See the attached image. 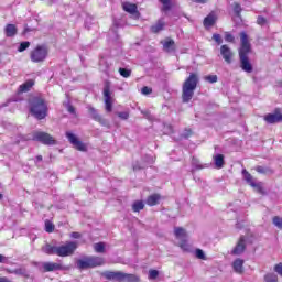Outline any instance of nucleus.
I'll return each instance as SVG.
<instances>
[{"instance_id": "1", "label": "nucleus", "mask_w": 282, "mask_h": 282, "mask_svg": "<svg viewBox=\"0 0 282 282\" xmlns=\"http://www.w3.org/2000/svg\"><path fill=\"white\" fill-rule=\"evenodd\" d=\"M252 51V46L250 41L248 40V34L246 32L240 33V48H239V58H240V67L242 72L247 74H252L253 68L252 64L250 63V58L248 54Z\"/></svg>"}, {"instance_id": "2", "label": "nucleus", "mask_w": 282, "mask_h": 282, "mask_svg": "<svg viewBox=\"0 0 282 282\" xmlns=\"http://www.w3.org/2000/svg\"><path fill=\"white\" fill-rule=\"evenodd\" d=\"M30 112L37 120L47 118V102L41 96H33L29 99Z\"/></svg>"}, {"instance_id": "3", "label": "nucleus", "mask_w": 282, "mask_h": 282, "mask_svg": "<svg viewBox=\"0 0 282 282\" xmlns=\"http://www.w3.org/2000/svg\"><path fill=\"white\" fill-rule=\"evenodd\" d=\"M199 83V76L195 73H191L188 78L184 82L182 88V99L183 102H191L193 96H195V90L197 89V84Z\"/></svg>"}, {"instance_id": "4", "label": "nucleus", "mask_w": 282, "mask_h": 282, "mask_svg": "<svg viewBox=\"0 0 282 282\" xmlns=\"http://www.w3.org/2000/svg\"><path fill=\"white\" fill-rule=\"evenodd\" d=\"M78 248V242L68 241L65 245L57 246L56 256L57 257H72L76 249Z\"/></svg>"}, {"instance_id": "5", "label": "nucleus", "mask_w": 282, "mask_h": 282, "mask_svg": "<svg viewBox=\"0 0 282 282\" xmlns=\"http://www.w3.org/2000/svg\"><path fill=\"white\" fill-rule=\"evenodd\" d=\"M47 58V47L43 45L36 46L31 52V61L32 63H43Z\"/></svg>"}, {"instance_id": "6", "label": "nucleus", "mask_w": 282, "mask_h": 282, "mask_svg": "<svg viewBox=\"0 0 282 282\" xmlns=\"http://www.w3.org/2000/svg\"><path fill=\"white\" fill-rule=\"evenodd\" d=\"M33 140H35V142H41L42 144H46L48 147L56 144V140H54V137L50 135V133L46 132H34Z\"/></svg>"}, {"instance_id": "7", "label": "nucleus", "mask_w": 282, "mask_h": 282, "mask_svg": "<svg viewBox=\"0 0 282 282\" xmlns=\"http://www.w3.org/2000/svg\"><path fill=\"white\" fill-rule=\"evenodd\" d=\"M104 102L107 113H111V111H113V97H111V88L109 85L104 87Z\"/></svg>"}, {"instance_id": "8", "label": "nucleus", "mask_w": 282, "mask_h": 282, "mask_svg": "<svg viewBox=\"0 0 282 282\" xmlns=\"http://www.w3.org/2000/svg\"><path fill=\"white\" fill-rule=\"evenodd\" d=\"M66 138L68 142L73 144L74 149H77V151H87V145L83 143V141L78 140V137H76V134L72 133L70 131H67Z\"/></svg>"}, {"instance_id": "9", "label": "nucleus", "mask_w": 282, "mask_h": 282, "mask_svg": "<svg viewBox=\"0 0 282 282\" xmlns=\"http://www.w3.org/2000/svg\"><path fill=\"white\" fill-rule=\"evenodd\" d=\"M101 276H104V279H107V281L123 282L124 272H122V271H105L101 273Z\"/></svg>"}, {"instance_id": "10", "label": "nucleus", "mask_w": 282, "mask_h": 282, "mask_svg": "<svg viewBox=\"0 0 282 282\" xmlns=\"http://www.w3.org/2000/svg\"><path fill=\"white\" fill-rule=\"evenodd\" d=\"M263 120L267 121L268 124H276L282 122L281 109L276 108L273 113L265 115Z\"/></svg>"}, {"instance_id": "11", "label": "nucleus", "mask_w": 282, "mask_h": 282, "mask_svg": "<svg viewBox=\"0 0 282 282\" xmlns=\"http://www.w3.org/2000/svg\"><path fill=\"white\" fill-rule=\"evenodd\" d=\"M43 272H58V270H68L61 263L57 262H42Z\"/></svg>"}, {"instance_id": "12", "label": "nucleus", "mask_w": 282, "mask_h": 282, "mask_svg": "<svg viewBox=\"0 0 282 282\" xmlns=\"http://www.w3.org/2000/svg\"><path fill=\"white\" fill-rule=\"evenodd\" d=\"M220 56H223L225 63L230 65V63H232V56H235V53H232V50L229 48L228 45L224 44L220 46Z\"/></svg>"}, {"instance_id": "13", "label": "nucleus", "mask_w": 282, "mask_h": 282, "mask_svg": "<svg viewBox=\"0 0 282 282\" xmlns=\"http://www.w3.org/2000/svg\"><path fill=\"white\" fill-rule=\"evenodd\" d=\"M245 251H246V237L241 236L238 243L231 251V254L239 256V254H243Z\"/></svg>"}, {"instance_id": "14", "label": "nucleus", "mask_w": 282, "mask_h": 282, "mask_svg": "<svg viewBox=\"0 0 282 282\" xmlns=\"http://www.w3.org/2000/svg\"><path fill=\"white\" fill-rule=\"evenodd\" d=\"M90 268H98L105 265V259L96 256L87 257Z\"/></svg>"}, {"instance_id": "15", "label": "nucleus", "mask_w": 282, "mask_h": 282, "mask_svg": "<svg viewBox=\"0 0 282 282\" xmlns=\"http://www.w3.org/2000/svg\"><path fill=\"white\" fill-rule=\"evenodd\" d=\"M174 235H175L176 239H178V241H184V240L188 239V234L186 232V229H184L182 227H175Z\"/></svg>"}, {"instance_id": "16", "label": "nucleus", "mask_w": 282, "mask_h": 282, "mask_svg": "<svg viewBox=\"0 0 282 282\" xmlns=\"http://www.w3.org/2000/svg\"><path fill=\"white\" fill-rule=\"evenodd\" d=\"M243 259L241 258H238L236 259L234 262H232V268H234V271L237 273V274H243Z\"/></svg>"}, {"instance_id": "17", "label": "nucleus", "mask_w": 282, "mask_h": 282, "mask_svg": "<svg viewBox=\"0 0 282 282\" xmlns=\"http://www.w3.org/2000/svg\"><path fill=\"white\" fill-rule=\"evenodd\" d=\"M31 87H34V80L29 79L24 84L20 85L18 94H26V91H30Z\"/></svg>"}, {"instance_id": "18", "label": "nucleus", "mask_w": 282, "mask_h": 282, "mask_svg": "<svg viewBox=\"0 0 282 282\" xmlns=\"http://www.w3.org/2000/svg\"><path fill=\"white\" fill-rule=\"evenodd\" d=\"M160 199H162L160 194H152L147 198L145 204H148V206H158V204H160Z\"/></svg>"}, {"instance_id": "19", "label": "nucleus", "mask_w": 282, "mask_h": 282, "mask_svg": "<svg viewBox=\"0 0 282 282\" xmlns=\"http://www.w3.org/2000/svg\"><path fill=\"white\" fill-rule=\"evenodd\" d=\"M163 50L164 52L171 53L175 51V41H173L172 39H166L163 42Z\"/></svg>"}, {"instance_id": "20", "label": "nucleus", "mask_w": 282, "mask_h": 282, "mask_svg": "<svg viewBox=\"0 0 282 282\" xmlns=\"http://www.w3.org/2000/svg\"><path fill=\"white\" fill-rule=\"evenodd\" d=\"M217 21V17L215 13H209L205 19H204V25L205 28H213Z\"/></svg>"}, {"instance_id": "21", "label": "nucleus", "mask_w": 282, "mask_h": 282, "mask_svg": "<svg viewBox=\"0 0 282 282\" xmlns=\"http://www.w3.org/2000/svg\"><path fill=\"white\" fill-rule=\"evenodd\" d=\"M122 8L126 12H129V14H138V6L133 3L124 2Z\"/></svg>"}, {"instance_id": "22", "label": "nucleus", "mask_w": 282, "mask_h": 282, "mask_svg": "<svg viewBox=\"0 0 282 282\" xmlns=\"http://www.w3.org/2000/svg\"><path fill=\"white\" fill-rule=\"evenodd\" d=\"M17 32H18V29H17V25L14 24H8L4 28L6 36H9V37L17 36Z\"/></svg>"}, {"instance_id": "23", "label": "nucleus", "mask_w": 282, "mask_h": 282, "mask_svg": "<svg viewBox=\"0 0 282 282\" xmlns=\"http://www.w3.org/2000/svg\"><path fill=\"white\" fill-rule=\"evenodd\" d=\"M164 25H166L164 20H159L154 25L151 26V32H153V34H158L164 30Z\"/></svg>"}, {"instance_id": "24", "label": "nucleus", "mask_w": 282, "mask_h": 282, "mask_svg": "<svg viewBox=\"0 0 282 282\" xmlns=\"http://www.w3.org/2000/svg\"><path fill=\"white\" fill-rule=\"evenodd\" d=\"M77 268H78V270H88L89 268H91L90 264H89L88 258L85 257L83 259H79L77 261Z\"/></svg>"}, {"instance_id": "25", "label": "nucleus", "mask_w": 282, "mask_h": 282, "mask_svg": "<svg viewBox=\"0 0 282 282\" xmlns=\"http://www.w3.org/2000/svg\"><path fill=\"white\" fill-rule=\"evenodd\" d=\"M9 273L10 274H17L18 276H24L26 279H28V276H30V273L28 272V270H25V268L9 270Z\"/></svg>"}, {"instance_id": "26", "label": "nucleus", "mask_w": 282, "mask_h": 282, "mask_svg": "<svg viewBox=\"0 0 282 282\" xmlns=\"http://www.w3.org/2000/svg\"><path fill=\"white\" fill-rule=\"evenodd\" d=\"M88 113H89L90 118H93V120H95L96 122L101 120V116H100V113H98V110H96V108H94L91 106L88 107Z\"/></svg>"}, {"instance_id": "27", "label": "nucleus", "mask_w": 282, "mask_h": 282, "mask_svg": "<svg viewBox=\"0 0 282 282\" xmlns=\"http://www.w3.org/2000/svg\"><path fill=\"white\" fill-rule=\"evenodd\" d=\"M214 163H215L216 169H224V164H225L224 155L223 154L215 155Z\"/></svg>"}, {"instance_id": "28", "label": "nucleus", "mask_w": 282, "mask_h": 282, "mask_svg": "<svg viewBox=\"0 0 282 282\" xmlns=\"http://www.w3.org/2000/svg\"><path fill=\"white\" fill-rule=\"evenodd\" d=\"M242 176L247 184H249V186H252L256 183L254 177H252V174H250V172H248L247 170H242Z\"/></svg>"}, {"instance_id": "29", "label": "nucleus", "mask_w": 282, "mask_h": 282, "mask_svg": "<svg viewBox=\"0 0 282 282\" xmlns=\"http://www.w3.org/2000/svg\"><path fill=\"white\" fill-rule=\"evenodd\" d=\"M123 282H140V276L123 272Z\"/></svg>"}, {"instance_id": "30", "label": "nucleus", "mask_w": 282, "mask_h": 282, "mask_svg": "<svg viewBox=\"0 0 282 282\" xmlns=\"http://www.w3.org/2000/svg\"><path fill=\"white\" fill-rule=\"evenodd\" d=\"M57 246L52 245H45L42 248V251L45 252V254H56Z\"/></svg>"}, {"instance_id": "31", "label": "nucleus", "mask_w": 282, "mask_h": 282, "mask_svg": "<svg viewBox=\"0 0 282 282\" xmlns=\"http://www.w3.org/2000/svg\"><path fill=\"white\" fill-rule=\"evenodd\" d=\"M132 210H133V213H140V210H144V202L135 200L132 204Z\"/></svg>"}, {"instance_id": "32", "label": "nucleus", "mask_w": 282, "mask_h": 282, "mask_svg": "<svg viewBox=\"0 0 282 282\" xmlns=\"http://www.w3.org/2000/svg\"><path fill=\"white\" fill-rule=\"evenodd\" d=\"M178 246L184 252H191V245H188V239L180 240Z\"/></svg>"}, {"instance_id": "33", "label": "nucleus", "mask_w": 282, "mask_h": 282, "mask_svg": "<svg viewBox=\"0 0 282 282\" xmlns=\"http://www.w3.org/2000/svg\"><path fill=\"white\" fill-rule=\"evenodd\" d=\"M264 282H279V276L274 273H268L264 275Z\"/></svg>"}, {"instance_id": "34", "label": "nucleus", "mask_w": 282, "mask_h": 282, "mask_svg": "<svg viewBox=\"0 0 282 282\" xmlns=\"http://www.w3.org/2000/svg\"><path fill=\"white\" fill-rule=\"evenodd\" d=\"M272 224L273 226H275V228H279V230H282V217L274 216L272 219Z\"/></svg>"}, {"instance_id": "35", "label": "nucleus", "mask_w": 282, "mask_h": 282, "mask_svg": "<svg viewBox=\"0 0 282 282\" xmlns=\"http://www.w3.org/2000/svg\"><path fill=\"white\" fill-rule=\"evenodd\" d=\"M192 164H193V166H195V169H197V170L208 169V164L202 165V164L199 163V160H197L196 158H193V159H192Z\"/></svg>"}, {"instance_id": "36", "label": "nucleus", "mask_w": 282, "mask_h": 282, "mask_svg": "<svg viewBox=\"0 0 282 282\" xmlns=\"http://www.w3.org/2000/svg\"><path fill=\"white\" fill-rule=\"evenodd\" d=\"M95 252L102 253L105 252V242H98L94 245Z\"/></svg>"}, {"instance_id": "37", "label": "nucleus", "mask_w": 282, "mask_h": 282, "mask_svg": "<svg viewBox=\"0 0 282 282\" xmlns=\"http://www.w3.org/2000/svg\"><path fill=\"white\" fill-rule=\"evenodd\" d=\"M99 67H100L101 72H107L109 69V63H107V59L101 58L99 61Z\"/></svg>"}, {"instance_id": "38", "label": "nucleus", "mask_w": 282, "mask_h": 282, "mask_svg": "<svg viewBox=\"0 0 282 282\" xmlns=\"http://www.w3.org/2000/svg\"><path fill=\"white\" fill-rule=\"evenodd\" d=\"M119 74L122 78H129L131 76V69L129 68H119Z\"/></svg>"}, {"instance_id": "39", "label": "nucleus", "mask_w": 282, "mask_h": 282, "mask_svg": "<svg viewBox=\"0 0 282 282\" xmlns=\"http://www.w3.org/2000/svg\"><path fill=\"white\" fill-rule=\"evenodd\" d=\"M257 173H260L262 175H265L267 173H272V170L263 166H257L256 167Z\"/></svg>"}, {"instance_id": "40", "label": "nucleus", "mask_w": 282, "mask_h": 282, "mask_svg": "<svg viewBox=\"0 0 282 282\" xmlns=\"http://www.w3.org/2000/svg\"><path fill=\"white\" fill-rule=\"evenodd\" d=\"M195 254L197 259H202L203 261H206V253H204V250L196 249Z\"/></svg>"}, {"instance_id": "41", "label": "nucleus", "mask_w": 282, "mask_h": 282, "mask_svg": "<svg viewBox=\"0 0 282 282\" xmlns=\"http://www.w3.org/2000/svg\"><path fill=\"white\" fill-rule=\"evenodd\" d=\"M252 188H254L257 191V193H260L261 195H263V186L261 185V183H253L251 185Z\"/></svg>"}, {"instance_id": "42", "label": "nucleus", "mask_w": 282, "mask_h": 282, "mask_svg": "<svg viewBox=\"0 0 282 282\" xmlns=\"http://www.w3.org/2000/svg\"><path fill=\"white\" fill-rule=\"evenodd\" d=\"M158 276H160V272L158 270H150L149 271V279L151 281L158 279Z\"/></svg>"}, {"instance_id": "43", "label": "nucleus", "mask_w": 282, "mask_h": 282, "mask_svg": "<svg viewBox=\"0 0 282 282\" xmlns=\"http://www.w3.org/2000/svg\"><path fill=\"white\" fill-rule=\"evenodd\" d=\"M28 47H30V42H22V43H20L18 52H25V50H28Z\"/></svg>"}, {"instance_id": "44", "label": "nucleus", "mask_w": 282, "mask_h": 282, "mask_svg": "<svg viewBox=\"0 0 282 282\" xmlns=\"http://www.w3.org/2000/svg\"><path fill=\"white\" fill-rule=\"evenodd\" d=\"M225 41L227 43H235V36L232 34H230L229 32L225 33Z\"/></svg>"}, {"instance_id": "45", "label": "nucleus", "mask_w": 282, "mask_h": 282, "mask_svg": "<svg viewBox=\"0 0 282 282\" xmlns=\"http://www.w3.org/2000/svg\"><path fill=\"white\" fill-rule=\"evenodd\" d=\"M213 41H215L218 45H221L224 43V40L221 39L220 34L215 33L213 35Z\"/></svg>"}, {"instance_id": "46", "label": "nucleus", "mask_w": 282, "mask_h": 282, "mask_svg": "<svg viewBox=\"0 0 282 282\" xmlns=\"http://www.w3.org/2000/svg\"><path fill=\"white\" fill-rule=\"evenodd\" d=\"M163 4V10L167 11L171 10V0H160Z\"/></svg>"}, {"instance_id": "47", "label": "nucleus", "mask_w": 282, "mask_h": 282, "mask_svg": "<svg viewBox=\"0 0 282 282\" xmlns=\"http://www.w3.org/2000/svg\"><path fill=\"white\" fill-rule=\"evenodd\" d=\"M234 12H235V14H237V17H239V14H241V4L235 2L234 3Z\"/></svg>"}, {"instance_id": "48", "label": "nucleus", "mask_w": 282, "mask_h": 282, "mask_svg": "<svg viewBox=\"0 0 282 282\" xmlns=\"http://www.w3.org/2000/svg\"><path fill=\"white\" fill-rule=\"evenodd\" d=\"M205 80H207V83H217L218 78L217 75H208L205 76Z\"/></svg>"}, {"instance_id": "49", "label": "nucleus", "mask_w": 282, "mask_h": 282, "mask_svg": "<svg viewBox=\"0 0 282 282\" xmlns=\"http://www.w3.org/2000/svg\"><path fill=\"white\" fill-rule=\"evenodd\" d=\"M257 23H258V25H262L263 26V25H265L268 23V20L264 17L259 15L258 19H257Z\"/></svg>"}, {"instance_id": "50", "label": "nucleus", "mask_w": 282, "mask_h": 282, "mask_svg": "<svg viewBox=\"0 0 282 282\" xmlns=\"http://www.w3.org/2000/svg\"><path fill=\"white\" fill-rule=\"evenodd\" d=\"M117 115L121 120H129V111L118 112Z\"/></svg>"}, {"instance_id": "51", "label": "nucleus", "mask_w": 282, "mask_h": 282, "mask_svg": "<svg viewBox=\"0 0 282 282\" xmlns=\"http://www.w3.org/2000/svg\"><path fill=\"white\" fill-rule=\"evenodd\" d=\"M46 232H54V225L51 221L45 223Z\"/></svg>"}, {"instance_id": "52", "label": "nucleus", "mask_w": 282, "mask_h": 282, "mask_svg": "<svg viewBox=\"0 0 282 282\" xmlns=\"http://www.w3.org/2000/svg\"><path fill=\"white\" fill-rule=\"evenodd\" d=\"M141 93L143 94V96H149V94H152V93H153V89H151L149 86H144V87L141 89Z\"/></svg>"}, {"instance_id": "53", "label": "nucleus", "mask_w": 282, "mask_h": 282, "mask_svg": "<svg viewBox=\"0 0 282 282\" xmlns=\"http://www.w3.org/2000/svg\"><path fill=\"white\" fill-rule=\"evenodd\" d=\"M66 109H67L68 113H72L73 116L76 113V108H74V106H72L69 104L66 106Z\"/></svg>"}, {"instance_id": "54", "label": "nucleus", "mask_w": 282, "mask_h": 282, "mask_svg": "<svg viewBox=\"0 0 282 282\" xmlns=\"http://www.w3.org/2000/svg\"><path fill=\"white\" fill-rule=\"evenodd\" d=\"M142 169H144V165H142V164L138 163V162L133 165V171H140Z\"/></svg>"}, {"instance_id": "55", "label": "nucleus", "mask_w": 282, "mask_h": 282, "mask_svg": "<svg viewBox=\"0 0 282 282\" xmlns=\"http://www.w3.org/2000/svg\"><path fill=\"white\" fill-rule=\"evenodd\" d=\"M36 28H30L29 25L24 26V33L28 34V32H35Z\"/></svg>"}, {"instance_id": "56", "label": "nucleus", "mask_w": 282, "mask_h": 282, "mask_svg": "<svg viewBox=\"0 0 282 282\" xmlns=\"http://www.w3.org/2000/svg\"><path fill=\"white\" fill-rule=\"evenodd\" d=\"M70 237H73V239H80V234L74 231V232L70 234Z\"/></svg>"}, {"instance_id": "57", "label": "nucleus", "mask_w": 282, "mask_h": 282, "mask_svg": "<svg viewBox=\"0 0 282 282\" xmlns=\"http://www.w3.org/2000/svg\"><path fill=\"white\" fill-rule=\"evenodd\" d=\"M97 122H100L104 127H107V124H109V122L106 121V119H100V121H97Z\"/></svg>"}, {"instance_id": "58", "label": "nucleus", "mask_w": 282, "mask_h": 282, "mask_svg": "<svg viewBox=\"0 0 282 282\" xmlns=\"http://www.w3.org/2000/svg\"><path fill=\"white\" fill-rule=\"evenodd\" d=\"M6 261H8V259L3 254H0V263H6Z\"/></svg>"}, {"instance_id": "59", "label": "nucleus", "mask_w": 282, "mask_h": 282, "mask_svg": "<svg viewBox=\"0 0 282 282\" xmlns=\"http://www.w3.org/2000/svg\"><path fill=\"white\" fill-rule=\"evenodd\" d=\"M194 3H206L208 0H192Z\"/></svg>"}, {"instance_id": "60", "label": "nucleus", "mask_w": 282, "mask_h": 282, "mask_svg": "<svg viewBox=\"0 0 282 282\" xmlns=\"http://www.w3.org/2000/svg\"><path fill=\"white\" fill-rule=\"evenodd\" d=\"M144 116H145V118L151 119V113H149V112H144Z\"/></svg>"}, {"instance_id": "61", "label": "nucleus", "mask_w": 282, "mask_h": 282, "mask_svg": "<svg viewBox=\"0 0 282 282\" xmlns=\"http://www.w3.org/2000/svg\"><path fill=\"white\" fill-rule=\"evenodd\" d=\"M36 160H37V162H41V161L43 160V156L37 155V156H36Z\"/></svg>"}, {"instance_id": "62", "label": "nucleus", "mask_w": 282, "mask_h": 282, "mask_svg": "<svg viewBox=\"0 0 282 282\" xmlns=\"http://www.w3.org/2000/svg\"><path fill=\"white\" fill-rule=\"evenodd\" d=\"M0 199H3V194H0Z\"/></svg>"}, {"instance_id": "63", "label": "nucleus", "mask_w": 282, "mask_h": 282, "mask_svg": "<svg viewBox=\"0 0 282 282\" xmlns=\"http://www.w3.org/2000/svg\"><path fill=\"white\" fill-rule=\"evenodd\" d=\"M189 134H185V138H188Z\"/></svg>"}]
</instances>
